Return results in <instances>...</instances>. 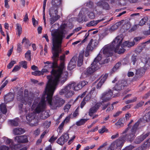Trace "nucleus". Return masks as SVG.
<instances>
[{"label":"nucleus","mask_w":150,"mask_h":150,"mask_svg":"<svg viewBox=\"0 0 150 150\" xmlns=\"http://www.w3.org/2000/svg\"><path fill=\"white\" fill-rule=\"evenodd\" d=\"M48 79L46 84L45 94L43 96L42 101V107L44 106V98L46 97V100L49 103L50 108L55 110L57 108L62 106L65 103V100L62 98L56 96L52 97L56 86L59 83L63 84L67 79V76H47Z\"/></svg>","instance_id":"1"},{"label":"nucleus","mask_w":150,"mask_h":150,"mask_svg":"<svg viewBox=\"0 0 150 150\" xmlns=\"http://www.w3.org/2000/svg\"><path fill=\"white\" fill-rule=\"evenodd\" d=\"M66 26L64 24L61 26L60 29L52 33V53L55 57L58 56V53L62 52L61 44L63 39L65 37Z\"/></svg>","instance_id":"2"},{"label":"nucleus","mask_w":150,"mask_h":150,"mask_svg":"<svg viewBox=\"0 0 150 150\" xmlns=\"http://www.w3.org/2000/svg\"><path fill=\"white\" fill-rule=\"evenodd\" d=\"M34 96V94L32 92H30L29 93L27 89L25 90L24 91V97L23 96V92L21 91L19 92L17 99L18 100L21 102L18 105L20 110L22 112L23 111L22 108L23 104L25 105H27L28 108H25L24 109L25 112V113H27L28 110L30 109Z\"/></svg>","instance_id":"3"},{"label":"nucleus","mask_w":150,"mask_h":150,"mask_svg":"<svg viewBox=\"0 0 150 150\" xmlns=\"http://www.w3.org/2000/svg\"><path fill=\"white\" fill-rule=\"evenodd\" d=\"M61 52L58 53V56L57 57H55L54 56L53 53H52L53 56L52 58L54 59V61L53 62L50 61H47L44 62V64H48V66L45 65V67H48L49 68H52V70L50 72L51 75H62L63 74L64 75H68V72L67 71H63L64 68H65L64 64V62H61L59 66H58L56 60V58L58 57L59 56V54L61 53Z\"/></svg>","instance_id":"4"},{"label":"nucleus","mask_w":150,"mask_h":150,"mask_svg":"<svg viewBox=\"0 0 150 150\" xmlns=\"http://www.w3.org/2000/svg\"><path fill=\"white\" fill-rule=\"evenodd\" d=\"M44 94L45 93L44 92L42 96L41 99L40 101H39V99L38 98L35 99L34 100L31 107L32 109L34 110L35 112L37 113H38L41 112H42V114L40 116V118L42 119H46L50 116L48 112L47 111H43L46 106V101L47 103L49 106H50L49 103L47 100L46 97H45L43 100L44 101V106L43 107H42V103L41 102L42 100L43 96Z\"/></svg>","instance_id":"5"},{"label":"nucleus","mask_w":150,"mask_h":150,"mask_svg":"<svg viewBox=\"0 0 150 150\" xmlns=\"http://www.w3.org/2000/svg\"><path fill=\"white\" fill-rule=\"evenodd\" d=\"M95 5L91 1H89L86 3V6L89 8L93 9L96 14L100 15L103 13L102 9L108 10L110 9V6L107 2L103 1H99L95 3Z\"/></svg>","instance_id":"6"},{"label":"nucleus","mask_w":150,"mask_h":150,"mask_svg":"<svg viewBox=\"0 0 150 150\" xmlns=\"http://www.w3.org/2000/svg\"><path fill=\"white\" fill-rule=\"evenodd\" d=\"M119 37L120 36H117L113 40L111 44L105 45L103 47L101 50L103 52L104 56L107 58L111 57L114 51V46H115V42L118 41L117 39H119Z\"/></svg>","instance_id":"7"},{"label":"nucleus","mask_w":150,"mask_h":150,"mask_svg":"<svg viewBox=\"0 0 150 150\" xmlns=\"http://www.w3.org/2000/svg\"><path fill=\"white\" fill-rule=\"evenodd\" d=\"M71 84L69 85L68 84L67 85L64 87V88L61 90L59 91V94L60 95H64L65 97L67 98L71 97L74 94V92L73 91L71 88L73 86Z\"/></svg>","instance_id":"8"},{"label":"nucleus","mask_w":150,"mask_h":150,"mask_svg":"<svg viewBox=\"0 0 150 150\" xmlns=\"http://www.w3.org/2000/svg\"><path fill=\"white\" fill-rule=\"evenodd\" d=\"M122 36V35H118L117 36L120 37L119 38V39H117L119 41L115 42V46H114V51L119 54L123 53L125 50L123 47L122 45H121L123 40Z\"/></svg>","instance_id":"9"},{"label":"nucleus","mask_w":150,"mask_h":150,"mask_svg":"<svg viewBox=\"0 0 150 150\" xmlns=\"http://www.w3.org/2000/svg\"><path fill=\"white\" fill-rule=\"evenodd\" d=\"M124 141L120 137L112 142L108 147V150L120 149L124 143Z\"/></svg>","instance_id":"10"},{"label":"nucleus","mask_w":150,"mask_h":150,"mask_svg":"<svg viewBox=\"0 0 150 150\" xmlns=\"http://www.w3.org/2000/svg\"><path fill=\"white\" fill-rule=\"evenodd\" d=\"M113 94L112 91L110 89L103 93L100 97V99L102 102H107L112 98Z\"/></svg>","instance_id":"11"},{"label":"nucleus","mask_w":150,"mask_h":150,"mask_svg":"<svg viewBox=\"0 0 150 150\" xmlns=\"http://www.w3.org/2000/svg\"><path fill=\"white\" fill-rule=\"evenodd\" d=\"M131 123V121H130L128 125V127L123 132L122 134H127L125 136L123 135L121 137L123 140L124 142L125 140L131 141V128L130 126V124Z\"/></svg>","instance_id":"12"},{"label":"nucleus","mask_w":150,"mask_h":150,"mask_svg":"<svg viewBox=\"0 0 150 150\" xmlns=\"http://www.w3.org/2000/svg\"><path fill=\"white\" fill-rule=\"evenodd\" d=\"M96 62H93L91 64V66L89 67L86 70V71H84L82 74H85L86 75H91L93 74L96 70L99 69L97 65H96Z\"/></svg>","instance_id":"13"},{"label":"nucleus","mask_w":150,"mask_h":150,"mask_svg":"<svg viewBox=\"0 0 150 150\" xmlns=\"http://www.w3.org/2000/svg\"><path fill=\"white\" fill-rule=\"evenodd\" d=\"M130 20H131L129 18H127L125 20H122L112 26L111 27V28L112 30L114 29V28H115L116 29L117 28L118 25H120L121 24L124 23L125 24V26H126V29L128 30L131 27Z\"/></svg>","instance_id":"14"},{"label":"nucleus","mask_w":150,"mask_h":150,"mask_svg":"<svg viewBox=\"0 0 150 150\" xmlns=\"http://www.w3.org/2000/svg\"><path fill=\"white\" fill-rule=\"evenodd\" d=\"M27 120L28 122H31V125L34 126H36L37 125L38 122V120L35 118V114L32 113L28 114L26 116Z\"/></svg>","instance_id":"15"},{"label":"nucleus","mask_w":150,"mask_h":150,"mask_svg":"<svg viewBox=\"0 0 150 150\" xmlns=\"http://www.w3.org/2000/svg\"><path fill=\"white\" fill-rule=\"evenodd\" d=\"M127 84L126 81L124 80H119L114 87L113 90L120 91L125 86H127Z\"/></svg>","instance_id":"16"},{"label":"nucleus","mask_w":150,"mask_h":150,"mask_svg":"<svg viewBox=\"0 0 150 150\" xmlns=\"http://www.w3.org/2000/svg\"><path fill=\"white\" fill-rule=\"evenodd\" d=\"M69 138V134L67 133H64L58 139L57 142L59 144L62 145L67 141Z\"/></svg>","instance_id":"17"},{"label":"nucleus","mask_w":150,"mask_h":150,"mask_svg":"<svg viewBox=\"0 0 150 150\" xmlns=\"http://www.w3.org/2000/svg\"><path fill=\"white\" fill-rule=\"evenodd\" d=\"M15 141L18 143H25L28 142L27 136L24 135L16 136L15 138Z\"/></svg>","instance_id":"18"},{"label":"nucleus","mask_w":150,"mask_h":150,"mask_svg":"<svg viewBox=\"0 0 150 150\" xmlns=\"http://www.w3.org/2000/svg\"><path fill=\"white\" fill-rule=\"evenodd\" d=\"M3 139L6 141V144H9L11 143V144L10 146V147L11 149V150H16L18 146V144H13V142L10 139H9L8 138L6 137H4Z\"/></svg>","instance_id":"19"},{"label":"nucleus","mask_w":150,"mask_h":150,"mask_svg":"<svg viewBox=\"0 0 150 150\" xmlns=\"http://www.w3.org/2000/svg\"><path fill=\"white\" fill-rule=\"evenodd\" d=\"M150 134V132H147L145 134H143L139 137L136 139L134 142V143L137 144H140L148 137Z\"/></svg>","instance_id":"20"},{"label":"nucleus","mask_w":150,"mask_h":150,"mask_svg":"<svg viewBox=\"0 0 150 150\" xmlns=\"http://www.w3.org/2000/svg\"><path fill=\"white\" fill-rule=\"evenodd\" d=\"M76 60V57L74 56L72 58L67 68L68 70H71L75 67Z\"/></svg>","instance_id":"21"},{"label":"nucleus","mask_w":150,"mask_h":150,"mask_svg":"<svg viewBox=\"0 0 150 150\" xmlns=\"http://www.w3.org/2000/svg\"><path fill=\"white\" fill-rule=\"evenodd\" d=\"M59 8L52 6L49 11V13L50 17L59 16L57 15L58 10Z\"/></svg>","instance_id":"22"},{"label":"nucleus","mask_w":150,"mask_h":150,"mask_svg":"<svg viewBox=\"0 0 150 150\" xmlns=\"http://www.w3.org/2000/svg\"><path fill=\"white\" fill-rule=\"evenodd\" d=\"M98 44L97 40H93L92 39H91L88 43L87 47L88 48H89V50H92L95 48Z\"/></svg>","instance_id":"23"},{"label":"nucleus","mask_w":150,"mask_h":150,"mask_svg":"<svg viewBox=\"0 0 150 150\" xmlns=\"http://www.w3.org/2000/svg\"><path fill=\"white\" fill-rule=\"evenodd\" d=\"M100 107V104L99 103H96L94 106L91 108L89 111V115L91 116L93 114L96 112Z\"/></svg>","instance_id":"24"},{"label":"nucleus","mask_w":150,"mask_h":150,"mask_svg":"<svg viewBox=\"0 0 150 150\" xmlns=\"http://www.w3.org/2000/svg\"><path fill=\"white\" fill-rule=\"evenodd\" d=\"M14 98V96L12 93H10L4 96V100L6 104L8 102L12 101Z\"/></svg>","instance_id":"25"},{"label":"nucleus","mask_w":150,"mask_h":150,"mask_svg":"<svg viewBox=\"0 0 150 150\" xmlns=\"http://www.w3.org/2000/svg\"><path fill=\"white\" fill-rule=\"evenodd\" d=\"M84 52V50H83L79 54L77 64L78 66H81L82 64Z\"/></svg>","instance_id":"26"},{"label":"nucleus","mask_w":150,"mask_h":150,"mask_svg":"<svg viewBox=\"0 0 150 150\" xmlns=\"http://www.w3.org/2000/svg\"><path fill=\"white\" fill-rule=\"evenodd\" d=\"M69 84V85H71V84L73 85V86L71 87V88L74 91H78L82 88L80 86L79 83H76L75 82H71Z\"/></svg>","instance_id":"27"},{"label":"nucleus","mask_w":150,"mask_h":150,"mask_svg":"<svg viewBox=\"0 0 150 150\" xmlns=\"http://www.w3.org/2000/svg\"><path fill=\"white\" fill-rule=\"evenodd\" d=\"M62 3V0H52L51 4L52 6L59 8Z\"/></svg>","instance_id":"28"},{"label":"nucleus","mask_w":150,"mask_h":150,"mask_svg":"<svg viewBox=\"0 0 150 150\" xmlns=\"http://www.w3.org/2000/svg\"><path fill=\"white\" fill-rule=\"evenodd\" d=\"M108 76H103L102 77V79H100V81L98 83L97 86L96 87V88L98 89H100L103 84L105 81L106 79Z\"/></svg>","instance_id":"29"},{"label":"nucleus","mask_w":150,"mask_h":150,"mask_svg":"<svg viewBox=\"0 0 150 150\" xmlns=\"http://www.w3.org/2000/svg\"><path fill=\"white\" fill-rule=\"evenodd\" d=\"M25 132L24 130L21 128H17L13 130L14 134L15 135H19Z\"/></svg>","instance_id":"30"},{"label":"nucleus","mask_w":150,"mask_h":150,"mask_svg":"<svg viewBox=\"0 0 150 150\" xmlns=\"http://www.w3.org/2000/svg\"><path fill=\"white\" fill-rule=\"evenodd\" d=\"M105 20L104 18H103L101 20H99L97 21H91L89 23H88L87 25V26L90 27L91 26H95L98 23L101 21H103Z\"/></svg>","instance_id":"31"},{"label":"nucleus","mask_w":150,"mask_h":150,"mask_svg":"<svg viewBox=\"0 0 150 150\" xmlns=\"http://www.w3.org/2000/svg\"><path fill=\"white\" fill-rule=\"evenodd\" d=\"M19 120L18 118H16L13 120H10L9 121V123L12 125L14 126H18L19 124Z\"/></svg>","instance_id":"32"},{"label":"nucleus","mask_w":150,"mask_h":150,"mask_svg":"<svg viewBox=\"0 0 150 150\" xmlns=\"http://www.w3.org/2000/svg\"><path fill=\"white\" fill-rule=\"evenodd\" d=\"M101 59L102 57H101V55L99 54L95 59L94 61H93V62H96V65H97L99 67V68H100V64H101L100 62Z\"/></svg>","instance_id":"33"},{"label":"nucleus","mask_w":150,"mask_h":150,"mask_svg":"<svg viewBox=\"0 0 150 150\" xmlns=\"http://www.w3.org/2000/svg\"><path fill=\"white\" fill-rule=\"evenodd\" d=\"M0 110L1 112L3 114H6L7 112V109L6 108V105L4 103H1L0 105Z\"/></svg>","instance_id":"34"},{"label":"nucleus","mask_w":150,"mask_h":150,"mask_svg":"<svg viewBox=\"0 0 150 150\" xmlns=\"http://www.w3.org/2000/svg\"><path fill=\"white\" fill-rule=\"evenodd\" d=\"M148 20V18L147 16L144 17L139 21V24L140 26H142L145 24V23Z\"/></svg>","instance_id":"35"},{"label":"nucleus","mask_w":150,"mask_h":150,"mask_svg":"<svg viewBox=\"0 0 150 150\" xmlns=\"http://www.w3.org/2000/svg\"><path fill=\"white\" fill-rule=\"evenodd\" d=\"M136 71V73L135 74L136 75L137 74H145V73L146 71V69L144 68H141L139 69H138L137 70H135Z\"/></svg>","instance_id":"36"},{"label":"nucleus","mask_w":150,"mask_h":150,"mask_svg":"<svg viewBox=\"0 0 150 150\" xmlns=\"http://www.w3.org/2000/svg\"><path fill=\"white\" fill-rule=\"evenodd\" d=\"M88 120L87 119H82L79 121L77 122L76 124L78 126H79L83 125Z\"/></svg>","instance_id":"37"},{"label":"nucleus","mask_w":150,"mask_h":150,"mask_svg":"<svg viewBox=\"0 0 150 150\" xmlns=\"http://www.w3.org/2000/svg\"><path fill=\"white\" fill-rule=\"evenodd\" d=\"M18 34L19 36L22 33V28L21 25L19 23L16 24V29Z\"/></svg>","instance_id":"38"},{"label":"nucleus","mask_w":150,"mask_h":150,"mask_svg":"<svg viewBox=\"0 0 150 150\" xmlns=\"http://www.w3.org/2000/svg\"><path fill=\"white\" fill-rule=\"evenodd\" d=\"M103 106L102 107V110H105L110 105V102H102V101H101L100 103Z\"/></svg>","instance_id":"39"},{"label":"nucleus","mask_w":150,"mask_h":150,"mask_svg":"<svg viewBox=\"0 0 150 150\" xmlns=\"http://www.w3.org/2000/svg\"><path fill=\"white\" fill-rule=\"evenodd\" d=\"M90 8L91 10L92 11L90 12L89 14H88V16L90 18L94 19L95 18V13L96 14V12L94 11L93 9V8Z\"/></svg>","instance_id":"40"},{"label":"nucleus","mask_w":150,"mask_h":150,"mask_svg":"<svg viewBox=\"0 0 150 150\" xmlns=\"http://www.w3.org/2000/svg\"><path fill=\"white\" fill-rule=\"evenodd\" d=\"M142 38L141 37H138L135 38L132 42V46H134L135 45L137 44V42L142 39Z\"/></svg>","instance_id":"41"},{"label":"nucleus","mask_w":150,"mask_h":150,"mask_svg":"<svg viewBox=\"0 0 150 150\" xmlns=\"http://www.w3.org/2000/svg\"><path fill=\"white\" fill-rule=\"evenodd\" d=\"M122 119L120 118L118 121L117 122L115 123V125L117 126V127L120 128L123 126L124 123L122 122Z\"/></svg>","instance_id":"42"},{"label":"nucleus","mask_w":150,"mask_h":150,"mask_svg":"<svg viewBox=\"0 0 150 150\" xmlns=\"http://www.w3.org/2000/svg\"><path fill=\"white\" fill-rule=\"evenodd\" d=\"M50 21L51 24H53L55 21L58 20L60 18V16L51 17Z\"/></svg>","instance_id":"43"},{"label":"nucleus","mask_w":150,"mask_h":150,"mask_svg":"<svg viewBox=\"0 0 150 150\" xmlns=\"http://www.w3.org/2000/svg\"><path fill=\"white\" fill-rule=\"evenodd\" d=\"M31 52L30 50H28L25 54V57L27 60L30 61L31 60Z\"/></svg>","instance_id":"44"},{"label":"nucleus","mask_w":150,"mask_h":150,"mask_svg":"<svg viewBox=\"0 0 150 150\" xmlns=\"http://www.w3.org/2000/svg\"><path fill=\"white\" fill-rule=\"evenodd\" d=\"M122 45L123 47H131V43L129 42L128 41H125L123 43Z\"/></svg>","instance_id":"45"},{"label":"nucleus","mask_w":150,"mask_h":150,"mask_svg":"<svg viewBox=\"0 0 150 150\" xmlns=\"http://www.w3.org/2000/svg\"><path fill=\"white\" fill-rule=\"evenodd\" d=\"M145 66L147 68L148 67L150 66V58H146L144 59Z\"/></svg>","instance_id":"46"},{"label":"nucleus","mask_w":150,"mask_h":150,"mask_svg":"<svg viewBox=\"0 0 150 150\" xmlns=\"http://www.w3.org/2000/svg\"><path fill=\"white\" fill-rule=\"evenodd\" d=\"M19 64L23 68L25 69H27V62L26 61H22L19 62Z\"/></svg>","instance_id":"47"},{"label":"nucleus","mask_w":150,"mask_h":150,"mask_svg":"<svg viewBox=\"0 0 150 150\" xmlns=\"http://www.w3.org/2000/svg\"><path fill=\"white\" fill-rule=\"evenodd\" d=\"M144 102L141 101L138 103L137 105L134 107V108L135 109H138L139 108L141 107L144 104Z\"/></svg>","instance_id":"48"},{"label":"nucleus","mask_w":150,"mask_h":150,"mask_svg":"<svg viewBox=\"0 0 150 150\" xmlns=\"http://www.w3.org/2000/svg\"><path fill=\"white\" fill-rule=\"evenodd\" d=\"M121 65V62H118V63H117L112 69V71L114 72L116 71L117 69L119 68Z\"/></svg>","instance_id":"49"},{"label":"nucleus","mask_w":150,"mask_h":150,"mask_svg":"<svg viewBox=\"0 0 150 150\" xmlns=\"http://www.w3.org/2000/svg\"><path fill=\"white\" fill-rule=\"evenodd\" d=\"M71 105L70 104H67L64 107V109L65 112H68L71 108Z\"/></svg>","instance_id":"50"},{"label":"nucleus","mask_w":150,"mask_h":150,"mask_svg":"<svg viewBox=\"0 0 150 150\" xmlns=\"http://www.w3.org/2000/svg\"><path fill=\"white\" fill-rule=\"evenodd\" d=\"M143 47L141 46H139L137 47L135 50V52L137 54H139L143 50Z\"/></svg>","instance_id":"51"},{"label":"nucleus","mask_w":150,"mask_h":150,"mask_svg":"<svg viewBox=\"0 0 150 150\" xmlns=\"http://www.w3.org/2000/svg\"><path fill=\"white\" fill-rule=\"evenodd\" d=\"M16 63V61H12L10 62L7 66V68L10 69L13 66L14 64Z\"/></svg>","instance_id":"52"},{"label":"nucleus","mask_w":150,"mask_h":150,"mask_svg":"<svg viewBox=\"0 0 150 150\" xmlns=\"http://www.w3.org/2000/svg\"><path fill=\"white\" fill-rule=\"evenodd\" d=\"M82 16V14H81L80 13H79L77 18V21L79 22H81L83 21V18Z\"/></svg>","instance_id":"53"},{"label":"nucleus","mask_w":150,"mask_h":150,"mask_svg":"<svg viewBox=\"0 0 150 150\" xmlns=\"http://www.w3.org/2000/svg\"><path fill=\"white\" fill-rule=\"evenodd\" d=\"M21 67L20 65H16L15 66L14 68H13L12 71L13 72H16L18 71L20 69H21Z\"/></svg>","instance_id":"54"},{"label":"nucleus","mask_w":150,"mask_h":150,"mask_svg":"<svg viewBox=\"0 0 150 150\" xmlns=\"http://www.w3.org/2000/svg\"><path fill=\"white\" fill-rule=\"evenodd\" d=\"M57 137H54V136H52L50 139L48 141L51 143H53L54 141L57 139Z\"/></svg>","instance_id":"55"},{"label":"nucleus","mask_w":150,"mask_h":150,"mask_svg":"<svg viewBox=\"0 0 150 150\" xmlns=\"http://www.w3.org/2000/svg\"><path fill=\"white\" fill-rule=\"evenodd\" d=\"M79 83L80 86H81V88H82L83 87L86 85L88 83V82L86 81H80Z\"/></svg>","instance_id":"56"},{"label":"nucleus","mask_w":150,"mask_h":150,"mask_svg":"<svg viewBox=\"0 0 150 150\" xmlns=\"http://www.w3.org/2000/svg\"><path fill=\"white\" fill-rule=\"evenodd\" d=\"M91 94H89V93L84 98H83V100L84 101H89L91 98Z\"/></svg>","instance_id":"57"},{"label":"nucleus","mask_w":150,"mask_h":150,"mask_svg":"<svg viewBox=\"0 0 150 150\" xmlns=\"http://www.w3.org/2000/svg\"><path fill=\"white\" fill-rule=\"evenodd\" d=\"M22 49V45L20 43H18L17 44V51L18 52H20L21 51Z\"/></svg>","instance_id":"58"},{"label":"nucleus","mask_w":150,"mask_h":150,"mask_svg":"<svg viewBox=\"0 0 150 150\" xmlns=\"http://www.w3.org/2000/svg\"><path fill=\"white\" fill-rule=\"evenodd\" d=\"M149 30H145L143 31V34L145 35H150V26L149 27Z\"/></svg>","instance_id":"59"},{"label":"nucleus","mask_w":150,"mask_h":150,"mask_svg":"<svg viewBox=\"0 0 150 150\" xmlns=\"http://www.w3.org/2000/svg\"><path fill=\"white\" fill-rule=\"evenodd\" d=\"M139 24H135L132 27V31L136 30L139 27Z\"/></svg>","instance_id":"60"},{"label":"nucleus","mask_w":150,"mask_h":150,"mask_svg":"<svg viewBox=\"0 0 150 150\" xmlns=\"http://www.w3.org/2000/svg\"><path fill=\"white\" fill-rule=\"evenodd\" d=\"M40 130L39 129H36L33 132V134L35 136H37L40 133Z\"/></svg>","instance_id":"61"},{"label":"nucleus","mask_w":150,"mask_h":150,"mask_svg":"<svg viewBox=\"0 0 150 150\" xmlns=\"http://www.w3.org/2000/svg\"><path fill=\"white\" fill-rule=\"evenodd\" d=\"M131 107V105H128L125 106L122 109V111H126L130 108Z\"/></svg>","instance_id":"62"},{"label":"nucleus","mask_w":150,"mask_h":150,"mask_svg":"<svg viewBox=\"0 0 150 150\" xmlns=\"http://www.w3.org/2000/svg\"><path fill=\"white\" fill-rule=\"evenodd\" d=\"M32 74L33 75H41V71H38V70H36L34 72H32Z\"/></svg>","instance_id":"63"},{"label":"nucleus","mask_w":150,"mask_h":150,"mask_svg":"<svg viewBox=\"0 0 150 150\" xmlns=\"http://www.w3.org/2000/svg\"><path fill=\"white\" fill-rule=\"evenodd\" d=\"M9 148L5 145H3L0 146V150H8Z\"/></svg>","instance_id":"64"}]
</instances>
